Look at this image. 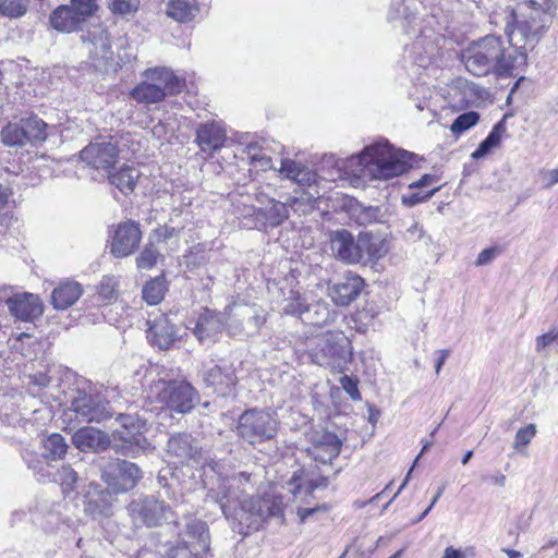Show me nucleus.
Instances as JSON below:
<instances>
[{
    "label": "nucleus",
    "mask_w": 558,
    "mask_h": 558,
    "mask_svg": "<svg viewBox=\"0 0 558 558\" xmlns=\"http://www.w3.org/2000/svg\"><path fill=\"white\" fill-rule=\"evenodd\" d=\"M551 0H522L506 19L505 33L509 47L500 37L485 36L463 51L465 69L475 76L496 74L509 76L527 63V51L532 50L554 15Z\"/></svg>",
    "instance_id": "obj_1"
},
{
    "label": "nucleus",
    "mask_w": 558,
    "mask_h": 558,
    "mask_svg": "<svg viewBox=\"0 0 558 558\" xmlns=\"http://www.w3.org/2000/svg\"><path fill=\"white\" fill-rule=\"evenodd\" d=\"M203 476L206 499L218 504L229 521L253 526L270 517L282 514L280 497L266 495L250 499L243 498L254 488L250 473L233 474L229 464L213 460L204 465Z\"/></svg>",
    "instance_id": "obj_2"
},
{
    "label": "nucleus",
    "mask_w": 558,
    "mask_h": 558,
    "mask_svg": "<svg viewBox=\"0 0 558 558\" xmlns=\"http://www.w3.org/2000/svg\"><path fill=\"white\" fill-rule=\"evenodd\" d=\"M411 157L410 153L396 149L388 141H380L347 159L344 173L352 185L364 186L374 180H389L403 174L411 168Z\"/></svg>",
    "instance_id": "obj_3"
},
{
    "label": "nucleus",
    "mask_w": 558,
    "mask_h": 558,
    "mask_svg": "<svg viewBox=\"0 0 558 558\" xmlns=\"http://www.w3.org/2000/svg\"><path fill=\"white\" fill-rule=\"evenodd\" d=\"M210 538L207 523L190 519L184 531L179 533L175 545L169 547L166 556L157 557L149 550H142L137 558H203L209 550Z\"/></svg>",
    "instance_id": "obj_4"
},
{
    "label": "nucleus",
    "mask_w": 558,
    "mask_h": 558,
    "mask_svg": "<svg viewBox=\"0 0 558 558\" xmlns=\"http://www.w3.org/2000/svg\"><path fill=\"white\" fill-rule=\"evenodd\" d=\"M144 81L135 86L131 96L141 104H158L168 95L181 90V80L167 68L148 69L144 72Z\"/></svg>",
    "instance_id": "obj_5"
},
{
    "label": "nucleus",
    "mask_w": 558,
    "mask_h": 558,
    "mask_svg": "<svg viewBox=\"0 0 558 558\" xmlns=\"http://www.w3.org/2000/svg\"><path fill=\"white\" fill-rule=\"evenodd\" d=\"M72 386V412L75 417L83 422H100L111 416L106 399L94 393L88 380L75 376Z\"/></svg>",
    "instance_id": "obj_6"
},
{
    "label": "nucleus",
    "mask_w": 558,
    "mask_h": 558,
    "mask_svg": "<svg viewBox=\"0 0 558 558\" xmlns=\"http://www.w3.org/2000/svg\"><path fill=\"white\" fill-rule=\"evenodd\" d=\"M162 407L178 413H187L198 400L197 391L186 381L158 380L150 386V396Z\"/></svg>",
    "instance_id": "obj_7"
},
{
    "label": "nucleus",
    "mask_w": 558,
    "mask_h": 558,
    "mask_svg": "<svg viewBox=\"0 0 558 558\" xmlns=\"http://www.w3.org/2000/svg\"><path fill=\"white\" fill-rule=\"evenodd\" d=\"M350 342L342 332H328L317 339L312 349V361L324 367L342 372L350 360Z\"/></svg>",
    "instance_id": "obj_8"
},
{
    "label": "nucleus",
    "mask_w": 558,
    "mask_h": 558,
    "mask_svg": "<svg viewBox=\"0 0 558 558\" xmlns=\"http://www.w3.org/2000/svg\"><path fill=\"white\" fill-rule=\"evenodd\" d=\"M275 415L263 410H247L241 414L236 425V434L250 445H258L272 439L278 432Z\"/></svg>",
    "instance_id": "obj_9"
},
{
    "label": "nucleus",
    "mask_w": 558,
    "mask_h": 558,
    "mask_svg": "<svg viewBox=\"0 0 558 558\" xmlns=\"http://www.w3.org/2000/svg\"><path fill=\"white\" fill-rule=\"evenodd\" d=\"M226 329L230 336H254L266 322L264 311L255 304L232 303L225 308Z\"/></svg>",
    "instance_id": "obj_10"
},
{
    "label": "nucleus",
    "mask_w": 558,
    "mask_h": 558,
    "mask_svg": "<svg viewBox=\"0 0 558 558\" xmlns=\"http://www.w3.org/2000/svg\"><path fill=\"white\" fill-rule=\"evenodd\" d=\"M126 509L134 527L161 525L172 513L170 506L155 496L133 499Z\"/></svg>",
    "instance_id": "obj_11"
},
{
    "label": "nucleus",
    "mask_w": 558,
    "mask_h": 558,
    "mask_svg": "<svg viewBox=\"0 0 558 558\" xmlns=\"http://www.w3.org/2000/svg\"><path fill=\"white\" fill-rule=\"evenodd\" d=\"M0 304H5L10 314L22 322H34L44 312V306L37 295L28 292H14L7 287L0 288Z\"/></svg>",
    "instance_id": "obj_12"
},
{
    "label": "nucleus",
    "mask_w": 558,
    "mask_h": 558,
    "mask_svg": "<svg viewBox=\"0 0 558 558\" xmlns=\"http://www.w3.org/2000/svg\"><path fill=\"white\" fill-rule=\"evenodd\" d=\"M331 250L338 259L348 264L361 262L366 255L373 257L368 240L360 238L354 241L347 230H338L331 238Z\"/></svg>",
    "instance_id": "obj_13"
},
{
    "label": "nucleus",
    "mask_w": 558,
    "mask_h": 558,
    "mask_svg": "<svg viewBox=\"0 0 558 558\" xmlns=\"http://www.w3.org/2000/svg\"><path fill=\"white\" fill-rule=\"evenodd\" d=\"M117 422L120 427L114 429L113 435L123 441L121 445L122 454L135 457L144 449L142 446V442L145 441L142 437L144 422L137 415L131 414H120Z\"/></svg>",
    "instance_id": "obj_14"
},
{
    "label": "nucleus",
    "mask_w": 558,
    "mask_h": 558,
    "mask_svg": "<svg viewBox=\"0 0 558 558\" xmlns=\"http://www.w3.org/2000/svg\"><path fill=\"white\" fill-rule=\"evenodd\" d=\"M102 477L114 492L123 493L136 486L142 473L135 463L118 460L109 464Z\"/></svg>",
    "instance_id": "obj_15"
},
{
    "label": "nucleus",
    "mask_w": 558,
    "mask_h": 558,
    "mask_svg": "<svg viewBox=\"0 0 558 558\" xmlns=\"http://www.w3.org/2000/svg\"><path fill=\"white\" fill-rule=\"evenodd\" d=\"M121 151L120 145L112 142H94L81 151L80 158L96 170L108 171L117 162Z\"/></svg>",
    "instance_id": "obj_16"
},
{
    "label": "nucleus",
    "mask_w": 558,
    "mask_h": 558,
    "mask_svg": "<svg viewBox=\"0 0 558 558\" xmlns=\"http://www.w3.org/2000/svg\"><path fill=\"white\" fill-rule=\"evenodd\" d=\"M201 376L207 387H211L216 393L221 396L230 393L238 383L235 368L232 364L204 363Z\"/></svg>",
    "instance_id": "obj_17"
},
{
    "label": "nucleus",
    "mask_w": 558,
    "mask_h": 558,
    "mask_svg": "<svg viewBox=\"0 0 558 558\" xmlns=\"http://www.w3.org/2000/svg\"><path fill=\"white\" fill-rule=\"evenodd\" d=\"M81 39L88 50L93 64L101 69L112 60L113 52L106 29L101 25H94L87 31V35L82 34Z\"/></svg>",
    "instance_id": "obj_18"
},
{
    "label": "nucleus",
    "mask_w": 558,
    "mask_h": 558,
    "mask_svg": "<svg viewBox=\"0 0 558 558\" xmlns=\"http://www.w3.org/2000/svg\"><path fill=\"white\" fill-rule=\"evenodd\" d=\"M142 232L134 221L120 223L112 236L110 252L114 257H126L138 246Z\"/></svg>",
    "instance_id": "obj_19"
},
{
    "label": "nucleus",
    "mask_w": 558,
    "mask_h": 558,
    "mask_svg": "<svg viewBox=\"0 0 558 558\" xmlns=\"http://www.w3.org/2000/svg\"><path fill=\"white\" fill-rule=\"evenodd\" d=\"M342 440L333 433L320 430L312 436L310 454L324 464L331 462L340 453Z\"/></svg>",
    "instance_id": "obj_20"
},
{
    "label": "nucleus",
    "mask_w": 558,
    "mask_h": 558,
    "mask_svg": "<svg viewBox=\"0 0 558 558\" xmlns=\"http://www.w3.org/2000/svg\"><path fill=\"white\" fill-rule=\"evenodd\" d=\"M226 328V316L205 308L202 312L193 328L194 336L202 343H213Z\"/></svg>",
    "instance_id": "obj_21"
},
{
    "label": "nucleus",
    "mask_w": 558,
    "mask_h": 558,
    "mask_svg": "<svg viewBox=\"0 0 558 558\" xmlns=\"http://www.w3.org/2000/svg\"><path fill=\"white\" fill-rule=\"evenodd\" d=\"M364 287V280L352 272L345 275L329 289L332 301L340 306H347L354 301Z\"/></svg>",
    "instance_id": "obj_22"
},
{
    "label": "nucleus",
    "mask_w": 558,
    "mask_h": 558,
    "mask_svg": "<svg viewBox=\"0 0 558 558\" xmlns=\"http://www.w3.org/2000/svg\"><path fill=\"white\" fill-rule=\"evenodd\" d=\"M168 453L180 463L201 462V450L197 442L187 434H178L168 440Z\"/></svg>",
    "instance_id": "obj_23"
},
{
    "label": "nucleus",
    "mask_w": 558,
    "mask_h": 558,
    "mask_svg": "<svg viewBox=\"0 0 558 558\" xmlns=\"http://www.w3.org/2000/svg\"><path fill=\"white\" fill-rule=\"evenodd\" d=\"M148 338L159 349L167 350L178 338L175 326L167 316L160 315L150 323Z\"/></svg>",
    "instance_id": "obj_24"
},
{
    "label": "nucleus",
    "mask_w": 558,
    "mask_h": 558,
    "mask_svg": "<svg viewBox=\"0 0 558 558\" xmlns=\"http://www.w3.org/2000/svg\"><path fill=\"white\" fill-rule=\"evenodd\" d=\"M195 141L202 151L213 154L223 145L226 131L217 122L201 124Z\"/></svg>",
    "instance_id": "obj_25"
},
{
    "label": "nucleus",
    "mask_w": 558,
    "mask_h": 558,
    "mask_svg": "<svg viewBox=\"0 0 558 558\" xmlns=\"http://www.w3.org/2000/svg\"><path fill=\"white\" fill-rule=\"evenodd\" d=\"M72 444H74L81 451H98L106 449L109 446V438L104 432L97 428L84 427L80 428L72 436Z\"/></svg>",
    "instance_id": "obj_26"
},
{
    "label": "nucleus",
    "mask_w": 558,
    "mask_h": 558,
    "mask_svg": "<svg viewBox=\"0 0 558 558\" xmlns=\"http://www.w3.org/2000/svg\"><path fill=\"white\" fill-rule=\"evenodd\" d=\"M141 173L132 166L123 165L116 171H110L108 179L111 185L124 195L132 193L136 186Z\"/></svg>",
    "instance_id": "obj_27"
},
{
    "label": "nucleus",
    "mask_w": 558,
    "mask_h": 558,
    "mask_svg": "<svg viewBox=\"0 0 558 558\" xmlns=\"http://www.w3.org/2000/svg\"><path fill=\"white\" fill-rule=\"evenodd\" d=\"M198 11L196 0H172L167 5V15L179 23L192 21Z\"/></svg>",
    "instance_id": "obj_28"
},
{
    "label": "nucleus",
    "mask_w": 558,
    "mask_h": 558,
    "mask_svg": "<svg viewBox=\"0 0 558 558\" xmlns=\"http://www.w3.org/2000/svg\"><path fill=\"white\" fill-rule=\"evenodd\" d=\"M66 451L68 445L60 434H51L43 440L41 456L47 463L63 459Z\"/></svg>",
    "instance_id": "obj_29"
},
{
    "label": "nucleus",
    "mask_w": 558,
    "mask_h": 558,
    "mask_svg": "<svg viewBox=\"0 0 558 558\" xmlns=\"http://www.w3.org/2000/svg\"><path fill=\"white\" fill-rule=\"evenodd\" d=\"M302 320L313 326H323L331 319L330 310L326 302L318 301L314 304H306Z\"/></svg>",
    "instance_id": "obj_30"
},
{
    "label": "nucleus",
    "mask_w": 558,
    "mask_h": 558,
    "mask_svg": "<svg viewBox=\"0 0 558 558\" xmlns=\"http://www.w3.org/2000/svg\"><path fill=\"white\" fill-rule=\"evenodd\" d=\"M119 280L114 276H105L97 287V305L110 304L118 299Z\"/></svg>",
    "instance_id": "obj_31"
},
{
    "label": "nucleus",
    "mask_w": 558,
    "mask_h": 558,
    "mask_svg": "<svg viewBox=\"0 0 558 558\" xmlns=\"http://www.w3.org/2000/svg\"><path fill=\"white\" fill-rule=\"evenodd\" d=\"M27 143L37 144L47 138V123L37 117L22 119Z\"/></svg>",
    "instance_id": "obj_32"
},
{
    "label": "nucleus",
    "mask_w": 558,
    "mask_h": 558,
    "mask_svg": "<svg viewBox=\"0 0 558 558\" xmlns=\"http://www.w3.org/2000/svg\"><path fill=\"white\" fill-rule=\"evenodd\" d=\"M97 10V0H72V32L80 21L93 17Z\"/></svg>",
    "instance_id": "obj_33"
},
{
    "label": "nucleus",
    "mask_w": 558,
    "mask_h": 558,
    "mask_svg": "<svg viewBox=\"0 0 558 558\" xmlns=\"http://www.w3.org/2000/svg\"><path fill=\"white\" fill-rule=\"evenodd\" d=\"M167 291L166 280L163 277H156L155 279L147 282L143 288V299L149 305H156L160 303Z\"/></svg>",
    "instance_id": "obj_34"
},
{
    "label": "nucleus",
    "mask_w": 558,
    "mask_h": 558,
    "mask_svg": "<svg viewBox=\"0 0 558 558\" xmlns=\"http://www.w3.org/2000/svg\"><path fill=\"white\" fill-rule=\"evenodd\" d=\"M386 209L381 206H357L354 209V216L360 225H369L381 222L385 218Z\"/></svg>",
    "instance_id": "obj_35"
},
{
    "label": "nucleus",
    "mask_w": 558,
    "mask_h": 558,
    "mask_svg": "<svg viewBox=\"0 0 558 558\" xmlns=\"http://www.w3.org/2000/svg\"><path fill=\"white\" fill-rule=\"evenodd\" d=\"M289 205L278 201H271V205L265 209L264 217L270 227L280 226L289 217Z\"/></svg>",
    "instance_id": "obj_36"
},
{
    "label": "nucleus",
    "mask_w": 558,
    "mask_h": 558,
    "mask_svg": "<svg viewBox=\"0 0 558 558\" xmlns=\"http://www.w3.org/2000/svg\"><path fill=\"white\" fill-rule=\"evenodd\" d=\"M2 143L7 146H23L27 143L23 124L9 123L1 131Z\"/></svg>",
    "instance_id": "obj_37"
},
{
    "label": "nucleus",
    "mask_w": 558,
    "mask_h": 558,
    "mask_svg": "<svg viewBox=\"0 0 558 558\" xmlns=\"http://www.w3.org/2000/svg\"><path fill=\"white\" fill-rule=\"evenodd\" d=\"M283 303L282 311L284 314L303 318L307 303L298 290L291 289L289 296L284 298Z\"/></svg>",
    "instance_id": "obj_38"
},
{
    "label": "nucleus",
    "mask_w": 558,
    "mask_h": 558,
    "mask_svg": "<svg viewBox=\"0 0 558 558\" xmlns=\"http://www.w3.org/2000/svg\"><path fill=\"white\" fill-rule=\"evenodd\" d=\"M319 197V193L303 192L300 196L289 197L287 203L295 211L307 214L314 209V204Z\"/></svg>",
    "instance_id": "obj_39"
},
{
    "label": "nucleus",
    "mask_w": 558,
    "mask_h": 558,
    "mask_svg": "<svg viewBox=\"0 0 558 558\" xmlns=\"http://www.w3.org/2000/svg\"><path fill=\"white\" fill-rule=\"evenodd\" d=\"M29 0H0V15L10 19L23 16L28 9Z\"/></svg>",
    "instance_id": "obj_40"
},
{
    "label": "nucleus",
    "mask_w": 558,
    "mask_h": 558,
    "mask_svg": "<svg viewBox=\"0 0 558 558\" xmlns=\"http://www.w3.org/2000/svg\"><path fill=\"white\" fill-rule=\"evenodd\" d=\"M439 189V186H435L427 191L408 190L407 193L402 194L401 202L404 206L413 207L428 201Z\"/></svg>",
    "instance_id": "obj_41"
},
{
    "label": "nucleus",
    "mask_w": 558,
    "mask_h": 558,
    "mask_svg": "<svg viewBox=\"0 0 558 558\" xmlns=\"http://www.w3.org/2000/svg\"><path fill=\"white\" fill-rule=\"evenodd\" d=\"M537 433L535 424H527L524 427L519 428L515 433L513 449L518 452H522L532 441Z\"/></svg>",
    "instance_id": "obj_42"
},
{
    "label": "nucleus",
    "mask_w": 558,
    "mask_h": 558,
    "mask_svg": "<svg viewBox=\"0 0 558 558\" xmlns=\"http://www.w3.org/2000/svg\"><path fill=\"white\" fill-rule=\"evenodd\" d=\"M480 120V114L475 111H469L460 114L451 124L450 130L453 134H461L474 126Z\"/></svg>",
    "instance_id": "obj_43"
},
{
    "label": "nucleus",
    "mask_w": 558,
    "mask_h": 558,
    "mask_svg": "<svg viewBox=\"0 0 558 558\" xmlns=\"http://www.w3.org/2000/svg\"><path fill=\"white\" fill-rule=\"evenodd\" d=\"M50 23L53 28L60 32H69L70 29V7L60 5L50 15Z\"/></svg>",
    "instance_id": "obj_44"
},
{
    "label": "nucleus",
    "mask_w": 558,
    "mask_h": 558,
    "mask_svg": "<svg viewBox=\"0 0 558 558\" xmlns=\"http://www.w3.org/2000/svg\"><path fill=\"white\" fill-rule=\"evenodd\" d=\"M0 422L10 426H15L22 422L21 414L15 410L13 402H8L4 398L0 401Z\"/></svg>",
    "instance_id": "obj_45"
},
{
    "label": "nucleus",
    "mask_w": 558,
    "mask_h": 558,
    "mask_svg": "<svg viewBox=\"0 0 558 558\" xmlns=\"http://www.w3.org/2000/svg\"><path fill=\"white\" fill-rule=\"evenodd\" d=\"M159 252L154 247V244L149 242L136 258V264L140 269L153 268L158 259Z\"/></svg>",
    "instance_id": "obj_46"
},
{
    "label": "nucleus",
    "mask_w": 558,
    "mask_h": 558,
    "mask_svg": "<svg viewBox=\"0 0 558 558\" xmlns=\"http://www.w3.org/2000/svg\"><path fill=\"white\" fill-rule=\"evenodd\" d=\"M179 233L180 229H177L174 227H170L167 225L159 226L158 228L151 231L149 235V242H151L153 244L167 242L168 240L178 238Z\"/></svg>",
    "instance_id": "obj_47"
},
{
    "label": "nucleus",
    "mask_w": 558,
    "mask_h": 558,
    "mask_svg": "<svg viewBox=\"0 0 558 558\" xmlns=\"http://www.w3.org/2000/svg\"><path fill=\"white\" fill-rule=\"evenodd\" d=\"M52 305L58 310H66L70 306V287L64 283L56 288L51 293Z\"/></svg>",
    "instance_id": "obj_48"
},
{
    "label": "nucleus",
    "mask_w": 558,
    "mask_h": 558,
    "mask_svg": "<svg viewBox=\"0 0 558 558\" xmlns=\"http://www.w3.org/2000/svg\"><path fill=\"white\" fill-rule=\"evenodd\" d=\"M109 7L114 14L128 15L137 11L140 0H110Z\"/></svg>",
    "instance_id": "obj_49"
},
{
    "label": "nucleus",
    "mask_w": 558,
    "mask_h": 558,
    "mask_svg": "<svg viewBox=\"0 0 558 558\" xmlns=\"http://www.w3.org/2000/svg\"><path fill=\"white\" fill-rule=\"evenodd\" d=\"M303 165L295 160L283 158L281 159L279 172L284 175V178L294 181L301 171Z\"/></svg>",
    "instance_id": "obj_50"
},
{
    "label": "nucleus",
    "mask_w": 558,
    "mask_h": 558,
    "mask_svg": "<svg viewBox=\"0 0 558 558\" xmlns=\"http://www.w3.org/2000/svg\"><path fill=\"white\" fill-rule=\"evenodd\" d=\"M341 388L350 396L353 401L362 399L361 392L357 388L359 380L356 378L343 375L339 380Z\"/></svg>",
    "instance_id": "obj_51"
},
{
    "label": "nucleus",
    "mask_w": 558,
    "mask_h": 558,
    "mask_svg": "<svg viewBox=\"0 0 558 558\" xmlns=\"http://www.w3.org/2000/svg\"><path fill=\"white\" fill-rule=\"evenodd\" d=\"M317 173L311 170L310 168L303 166L301 171L299 172L296 179L293 181L302 187H312L317 183Z\"/></svg>",
    "instance_id": "obj_52"
},
{
    "label": "nucleus",
    "mask_w": 558,
    "mask_h": 558,
    "mask_svg": "<svg viewBox=\"0 0 558 558\" xmlns=\"http://www.w3.org/2000/svg\"><path fill=\"white\" fill-rule=\"evenodd\" d=\"M558 343V327L550 329L536 338L535 349L537 352H543L546 347Z\"/></svg>",
    "instance_id": "obj_53"
},
{
    "label": "nucleus",
    "mask_w": 558,
    "mask_h": 558,
    "mask_svg": "<svg viewBox=\"0 0 558 558\" xmlns=\"http://www.w3.org/2000/svg\"><path fill=\"white\" fill-rule=\"evenodd\" d=\"M438 182V178L435 174H424L418 180L412 182L409 185V190H421L427 191L429 187Z\"/></svg>",
    "instance_id": "obj_54"
},
{
    "label": "nucleus",
    "mask_w": 558,
    "mask_h": 558,
    "mask_svg": "<svg viewBox=\"0 0 558 558\" xmlns=\"http://www.w3.org/2000/svg\"><path fill=\"white\" fill-rule=\"evenodd\" d=\"M499 253H500V250L496 246L487 247L478 254V256L475 260V265L476 266L487 265V264L492 263L499 255Z\"/></svg>",
    "instance_id": "obj_55"
},
{
    "label": "nucleus",
    "mask_w": 558,
    "mask_h": 558,
    "mask_svg": "<svg viewBox=\"0 0 558 558\" xmlns=\"http://www.w3.org/2000/svg\"><path fill=\"white\" fill-rule=\"evenodd\" d=\"M506 132L505 119L499 121L490 131L487 140L494 147H497L501 141L502 134Z\"/></svg>",
    "instance_id": "obj_56"
},
{
    "label": "nucleus",
    "mask_w": 558,
    "mask_h": 558,
    "mask_svg": "<svg viewBox=\"0 0 558 558\" xmlns=\"http://www.w3.org/2000/svg\"><path fill=\"white\" fill-rule=\"evenodd\" d=\"M541 175L545 189H550L558 183V168L553 170H542Z\"/></svg>",
    "instance_id": "obj_57"
},
{
    "label": "nucleus",
    "mask_w": 558,
    "mask_h": 558,
    "mask_svg": "<svg viewBox=\"0 0 558 558\" xmlns=\"http://www.w3.org/2000/svg\"><path fill=\"white\" fill-rule=\"evenodd\" d=\"M493 148H495L487 140H484L478 147L472 153L473 159L485 157Z\"/></svg>",
    "instance_id": "obj_58"
},
{
    "label": "nucleus",
    "mask_w": 558,
    "mask_h": 558,
    "mask_svg": "<svg viewBox=\"0 0 558 558\" xmlns=\"http://www.w3.org/2000/svg\"><path fill=\"white\" fill-rule=\"evenodd\" d=\"M48 383H49L48 377L43 373H38L35 375L28 376V385L33 384L34 386H38V387H46L48 385Z\"/></svg>",
    "instance_id": "obj_59"
},
{
    "label": "nucleus",
    "mask_w": 558,
    "mask_h": 558,
    "mask_svg": "<svg viewBox=\"0 0 558 558\" xmlns=\"http://www.w3.org/2000/svg\"><path fill=\"white\" fill-rule=\"evenodd\" d=\"M444 490H445V486H440L438 487L433 500H432V505H429L424 511L423 513L417 518V520H415V522H420L421 520H423L428 513L429 511L433 509V507L436 505V502L438 501V499L441 497V495L444 494Z\"/></svg>",
    "instance_id": "obj_60"
},
{
    "label": "nucleus",
    "mask_w": 558,
    "mask_h": 558,
    "mask_svg": "<svg viewBox=\"0 0 558 558\" xmlns=\"http://www.w3.org/2000/svg\"><path fill=\"white\" fill-rule=\"evenodd\" d=\"M410 238L412 239H421L423 236V228L417 222H414L408 230Z\"/></svg>",
    "instance_id": "obj_61"
},
{
    "label": "nucleus",
    "mask_w": 558,
    "mask_h": 558,
    "mask_svg": "<svg viewBox=\"0 0 558 558\" xmlns=\"http://www.w3.org/2000/svg\"><path fill=\"white\" fill-rule=\"evenodd\" d=\"M441 558H465V556L460 549H454L452 546H449L445 549Z\"/></svg>",
    "instance_id": "obj_62"
},
{
    "label": "nucleus",
    "mask_w": 558,
    "mask_h": 558,
    "mask_svg": "<svg viewBox=\"0 0 558 558\" xmlns=\"http://www.w3.org/2000/svg\"><path fill=\"white\" fill-rule=\"evenodd\" d=\"M488 480L492 482V484L498 487H505L507 482L506 476L500 472L489 476Z\"/></svg>",
    "instance_id": "obj_63"
},
{
    "label": "nucleus",
    "mask_w": 558,
    "mask_h": 558,
    "mask_svg": "<svg viewBox=\"0 0 558 558\" xmlns=\"http://www.w3.org/2000/svg\"><path fill=\"white\" fill-rule=\"evenodd\" d=\"M439 354V357L437 360V363L435 365V371H436V374H439L442 365L445 364L448 355H449V352L447 350H440L437 352Z\"/></svg>",
    "instance_id": "obj_64"
}]
</instances>
